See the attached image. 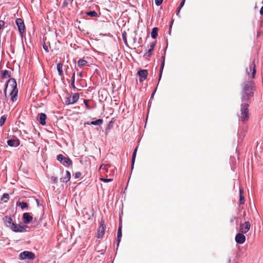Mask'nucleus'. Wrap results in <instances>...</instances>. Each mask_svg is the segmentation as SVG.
<instances>
[{
  "label": "nucleus",
  "mask_w": 263,
  "mask_h": 263,
  "mask_svg": "<svg viewBox=\"0 0 263 263\" xmlns=\"http://www.w3.org/2000/svg\"><path fill=\"white\" fill-rule=\"evenodd\" d=\"M254 84L253 81L245 82L242 86L241 93L242 102L248 101L253 96Z\"/></svg>",
  "instance_id": "1"
},
{
  "label": "nucleus",
  "mask_w": 263,
  "mask_h": 263,
  "mask_svg": "<svg viewBox=\"0 0 263 263\" xmlns=\"http://www.w3.org/2000/svg\"><path fill=\"white\" fill-rule=\"evenodd\" d=\"M16 82L15 79H10L7 83L6 88L5 89V93L6 94L7 91L10 92L11 100L14 102L16 100Z\"/></svg>",
  "instance_id": "2"
},
{
  "label": "nucleus",
  "mask_w": 263,
  "mask_h": 263,
  "mask_svg": "<svg viewBox=\"0 0 263 263\" xmlns=\"http://www.w3.org/2000/svg\"><path fill=\"white\" fill-rule=\"evenodd\" d=\"M248 107V103H242L241 104L240 114L238 115V117L239 120L243 122L248 120L249 118Z\"/></svg>",
  "instance_id": "3"
},
{
  "label": "nucleus",
  "mask_w": 263,
  "mask_h": 263,
  "mask_svg": "<svg viewBox=\"0 0 263 263\" xmlns=\"http://www.w3.org/2000/svg\"><path fill=\"white\" fill-rule=\"evenodd\" d=\"M35 257V254L29 251H24L20 253L19 258L21 260L24 259H34Z\"/></svg>",
  "instance_id": "4"
},
{
  "label": "nucleus",
  "mask_w": 263,
  "mask_h": 263,
  "mask_svg": "<svg viewBox=\"0 0 263 263\" xmlns=\"http://www.w3.org/2000/svg\"><path fill=\"white\" fill-rule=\"evenodd\" d=\"M17 29L20 32V36L23 40L25 35V26L24 21L21 18H17Z\"/></svg>",
  "instance_id": "5"
},
{
  "label": "nucleus",
  "mask_w": 263,
  "mask_h": 263,
  "mask_svg": "<svg viewBox=\"0 0 263 263\" xmlns=\"http://www.w3.org/2000/svg\"><path fill=\"white\" fill-rule=\"evenodd\" d=\"M4 221L7 227H10L13 231L16 232V226L13 222L11 218L6 216L4 218Z\"/></svg>",
  "instance_id": "6"
},
{
  "label": "nucleus",
  "mask_w": 263,
  "mask_h": 263,
  "mask_svg": "<svg viewBox=\"0 0 263 263\" xmlns=\"http://www.w3.org/2000/svg\"><path fill=\"white\" fill-rule=\"evenodd\" d=\"M255 72V65L253 62L250 65L249 67L246 69V73L249 78H254Z\"/></svg>",
  "instance_id": "7"
},
{
  "label": "nucleus",
  "mask_w": 263,
  "mask_h": 263,
  "mask_svg": "<svg viewBox=\"0 0 263 263\" xmlns=\"http://www.w3.org/2000/svg\"><path fill=\"white\" fill-rule=\"evenodd\" d=\"M140 82H143L145 80L148 76V71L145 69H140L137 72Z\"/></svg>",
  "instance_id": "8"
},
{
  "label": "nucleus",
  "mask_w": 263,
  "mask_h": 263,
  "mask_svg": "<svg viewBox=\"0 0 263 263\" xmlns=\"http://www.w3.org/2000/svg\"><path fill=\"white\" fill-rule=\"evenodd\" d=\"M106 229V226L104 223V221L102 220L100 222V226L98 230L97 237L98 238H101L105 233Z\"/></svg>",
  "instance_id": "9"
},
{
  "label": "nucleus",
  "mask_w": 263,
  "mask_h": 263,
  "mask_svg": "<svg viewBox=\"0 0 263 263\" xmlns=\"http://www.w3.org/2000/svg\"><path fill=\"white\" fill-rule=\"evenodd\" d=\"M79 99V95L78 93H74L72 96L67 98L66 100V104H73L77 102Z\"/></svg>",
  "instance_id": "10"
},
{
  "label": "nucleus",
  "mask_w": 263,
  "mask_h": 263,
  "mask_svg": "<svg viewBox=\"0 0 263 263\" xmlns=\"http://www.w3.org/2000/svg\"><path fill=\"white\" fill-rule=\"evenodd\" d=\"M250 229V223L249 221H246L240 226V231L242 233H246Z\"/></svg>",
  "instance_id": "11"
},
{
  "label": "nucleus",
  "mask_w": 263,
  "mask_h": 263,
  "mask_svg": "<svg viewBox=\"0 0 263 263\" xmlns=\"http://www.w3.org/2000/svg\"><path fill=\"white\" fill-rule=\"evenodd\" d=\"M235 241L237 243L242 244L246 241V237L242 233H239L235 236Z\"/></svg>",
  "instance_id": "12"
},
{
  "label": "nucleus",
  "mask_w": 263,
  "mask_h": 263,
  "mask_svg": "<svg viewBox=\"0 0 263 263\" xmlns=\"http://www.w3.org/2000/svg\"><path fill=\"white\" fill-rule=\"evenodd\" d=\"M23 218L24 223H28L33 219L32 216H31L29 213H24Z\"/></svg>",
  "instance_id": "13"
},
{
  "label": "nucleus",
  "mask_w": 263,
  "mask_h": 263,
  "mask_svg": "<svg viewBox=\"0 0 263 263\" xmlns=\"http://www.w3.org/2000/svg\"><path fill=\"white\" fill-rule=\"evenodd\" d=\"M47 118V116L44 113H41L39 114L38 116V120L41 124L44 125L46 124V119Z\"/></svg>",
  "instance_id": "14"
},
{
  "label": "nucleus",
  "mask_w": 263,
  "mask_h": 263,
  "mask_svg": "<svg viewBox=\"0 0 263 263\" xmlns=\"http://www.w3.org/2000/svg\"><path fill=\"white\" fill-rule=\"evenodd\" d=\"M70 178L71 175L70 172L68 171H66L65 176L63 178H61V180L63 182L66 183L70 180Z\"/></svg>",
  "instance_id": "15"
},
{
  "label": "nucleus",
  "mask_w": 263,
  "mask_h": 263,
  "mask_svg": "<svg viewBox=\"0 0 263 263\" xmlns=\"http://www.w3.org/2000/svg\"><path fill=\"white\" fill-rule=\"evenodd\" d=\"M29 231V227L25 225L17 224V232H24Z\"/></svg>",
  "instance_id": "16"
},
{
  "label": "nucleus",
  "mask_w": 263,
  "mask_h": 263,
  "mask_svg": "<svg viewBox=\"0 0 263 263\" xmlns=\"http://www.w3.org/2000/svg\"><path fill=\"white\" fill-rule=\"evenodd\" d=\"M103 122V120L102 119H99L96 121H93L90 122H87L85 123V124H87L88 125H99L102 124Z\"/></svg>",
  "instance_id": "17"
},
{
  "label": "nucleus",
  "mask_w": 263,
  "mask_h": 263,
  "mask_svg": "<svg viewBox=\"0 0 263 263\" xmlns=\"http://www.w3.org/2000/svg\"><path fill=\"white\" fill-rule=\"evenodd\" d=\"M62 163L66 166H69L72 165V162L68 157H65Z\"/></svg>",
  "instance_id": "18"
},
{
  "label": "nucleus",
  "mask_w": 263,
  "mask_h": 263,
  "mask_svg": "<svg viewBox=\"0 0 263 263\" xmlns=\"http://www.w3.org/2000/svg\"><path fill=\"white\" fill-rule=\"evenodd\" d=\"M121 226H119L117 232V240H118V243L117 245L119 246V243L121 241V239L122 237V231H121Z\"/></svg>",
  "instance_id": "19"
},
{
  "label": "nucleus",
  "mask_w": 263,
  "mask_h": 263,
  "mask_svg": "<svg viewBox=\"0 0 263 263\" xmlns=\"http://www.w3.org/2000/svg\"><path fill=\"white\" fill-rule=\"evenodd\" d=\"M11 76V71L9 70H4L2 73V79H7L10 78Z\"/></svg>",
  "instance_id": "20"
},
{
  "label": "nucleus",
  "mask_w": 263,
  "mask_h": 263,
  "mask_svg": "<svg viewBox=\"0 0 263 263\" xmlns=\"http://www.w3.org/2000/svg\"><path fill=\"white\" fill-rule=\"evenodd\" d=\"M16 142L15 136L13 135L11 139L7 141V144L10 146H14Z\"/></svg>",
  "instance_id": "21"
},
{
  "label": "nucleus",
  "mask_w": 263,
  "mask_h": 263,
  "mask_svg": "<svg viewBox=\"0 0 263 263\" xmlns=\"http://www.w3.org/2000/svg\"><path fill=\"white\" fill-rule=\"evenodd\" d=\"M137 149H138V147H136L135 148V149H134V151L133 152V153L132 160V169L134 167V164L135 159H136V153H137Z\"/></svg>",
  "instance_id": "22"
},
{
  "label": "nucleus",
  "mask_w": 263,
  "mask_h": 263,
  "mask_svg": "<svg viewBox=\"0 0 263 263\" xmlns=\"http://www.w3.org/2000/svg\"><path fill=\"white\" fill-rule=\"evenodd\" d=\"M57 70L58 71V73H59V74L60 76H62L63 74V65L62 63H59L57 64Z\"/></svg>",
  "instance_id": "23"
},
{
  "label": "nucleus",
  "mask_w": 263,
  "mask_h": 263,
  "mask_svg": "<svg viewBox=\"0 0 263 263\" xmlns=\"http://www.w3.org/2000/svg\"><path fill=\"white\" fill-rule=\"evenodd\" d=\"M158 28L156 27L154 28L151 32V36L153 39H156L158 35Z\"/></svg>",
  "instance_id": "24"
},
{
  "label": "nucleus",
  "mask_w": 263,
  "mask_h": 263,
  "mask_svg": "<svg viewBox=\"0 0 263 263\" xmlns=\"http://www.w3.org/2000/svg\"><path fill=\"white\" fill-rule=\"evenodd\" d=\"M164 62H165V58H164V57H162V63H161V67H160V74H159V81H160V79L161 78V76H162V71H163V69L164 66Z\"/></svg>",
  "instance_id": "25"
},
{
  "label": "nucleus",
  "mask_w": 263,
  "mask_h": 263,
  "mask_svg": "<svg viewBox=\"0 0 263 263\" xmlns=\"http://www.w3.org/2000/svg\"><path fill=\"white\" fill-rule=\"evenodd\" d=\"M9 199V195L7 193H5L1 198V200L4 201V202H7V200Z\"/></svg>",
  "instance_id": "26"
},
{
  "label": "nucleus",
  "mask_w": 263,
  "mask_h": 263,
  "mask_svg": "<svg viewBox=\"0 0 263 263\" xmlns=\"http://www.w3.org/2000/svg\"><path fill=\"white\" fill-rule=\"evenodd\" d=\"M87 63V62L86 60L81 59L78 61V65L79 67H82V66L85 65Z\"/></svg>",
  "instance_id": "27"
},
{
  "label": "nucleus",
  "mask_w": 263,
  "mask_h": 263,
  "mask_svg": "<svg viewBox=\"0 0 263 263\" xmlns=\"http://www.w3.org/2000/svg\"><path fill=\"white\" fill-rule=\"evenodd\" d=\"M185 0H183L181 3L180 4V5L178 7V8H177V10H176V14L177 15H179V13L180 12V11L181 10V9L182 8V7L184 6V3H185Z\"/></svg>",
  "instance_id": "28"
},
{
  "label": "nucleus",
  "mask_w": 263,
  "mask_h": 263,
  "mask_svg": "<svg viewBox=\"0 0 263 263\" xmlns=\"http://www.w3.org/2000/svg\"><path fill=\"white\" fill-rule=\"evenodd\" d=\"M153 51V49H151L149 48L144 53V56L146 58L149 57L152 54V51Z\"/></svg>",
  "instance_id": "29"
},
{
  "label": "nucleus",
  "mask_w": 263,
  "mask_h": 263,
  "mask_svg": "<svg viewBox=\"0 0 263 263\" xmlns=\"http://www.w3.org/2000/svg\"><path fill=\"white\" fill-rule=\"evenodd\" d=\"M19 205L21 207L22 209L27 208L28 204L26 202H19L17 203V206Z\"/></svg>",
  "instance_id": "30"
},
{
  "label": "nucleus",
  "mask_w": 263,
  "mask_h": 263,
  "mask_svg": "<svg viewBox=\"0 0 263 263\" xmlns=\"http://www.w3.org/2000/svg\"><path fill=\"white\" fill-rule=\"evenodd\" d=\"M87 15L88 16H92V17H96L98 15V14L96 11H91L88 12L87 13Z\"/></svg>",
  "instance_id": "31"
},
{
  "label": "nucleus",
  "mask_w": 263,
  "mask_h": 263,
  "mask_svg": "<svg viewBox=\"0 0 263 263\" xmlns=\"http://www.w3.org/2000/svg\"><path fill=\"white\" fill-rule=\"evenodd\" d=\"M6 117L5 116H3L1 117V119H0V126H3L5 121H6Z\"/></svg>",
  "instance_id": "32"
},
{
  "label": "nucleus",
  "mask_w": 263,
  "mask_h": 263,
  "mask_svg": "<svg viewBox=\"0 0 263 263\" xmlns=\"http://www.w3.org/2000/svg\"><path fill=\"white\" fill-rule=\"evenodd\" d=\"M64 157H65L63 155H62V154H60L57 156V160L62 163Z\"/></svg>",
  "instance_id": "33"
},
{
  "label": "nucleus",
  "mask_w": 263,
  "mask_h": 263,
  "mask_svg": "<svg viewBox=\"0 0 263 263\" xmlns=\"http://www.w3.org/2000/svg\"><path fill=\"white\" fill-rule=\"evenodd\" d=\"M100 180L104 182H108L112 181V179H106L104 178H101Z\"/></svg>",
  "instance_id": "34"
},
{
  "label": "nucleus",
  "mask_w": 263,
  "mask_h": 263,
  "mask_svg": "<svg viewBox=\"0 0 263 263\" xmlns=\"http://www.w3.org/2000/svg\"><path fill=\"white\" fill-rule=\"evenodd\" d=\"M155 45H156V41L155 42H152V43H151L148 47L149 48L151 49H153L154 50V48L155 46Z\"/></svg>",
  "instance_id": "35"
},
{
  "label": "nucleus",
  "mask_w": 263,
  "mask_h": 263,
  "mask_svg": "<svg viewBox=\"0 0 263 263\" xmlns=\"http://www.w3.org/2000/svg\"><path fill=\"white\" fill-rule=\"evenodd\" d=\"M163 0H155L156 5L159 6L162 3Z\"/></svg>",
  "instance_id": "36"
},
{
  "label": "nucleus",
  "mask_w": 263,
  "mask_h": 263,
  "mask_svg": "<svg viewBox=\"0 0 263 263\" xmlns=\"http://www.w3.org/2000/svg\"><path fill=\"white\" fill-rule=\"evenodd\" d=\"M239 202L240 204L244 203V197L243 195L239 196Z\"/></svg>",
  "instance_id": "37"
},
{
  "label": "nucleus",
  "mask_w": 263,
  "mask_h": 263,
  "mask_svg": "<svg viewBox=\"0 0 263 263\" xmlns=\"http://www.w3.org/2000/svg\"><path fill=\"white\" fill-rule=\"evenodd\" d=\"M81 175H82L81 173L80 172H78L75 174L74 177L76 178H79L81 176Z\"/></svg>",
  "instance_id": "38"
},
{
  "label": "nucleus",
  "mask_w": 263,
  "mask_h": 263,
  "mask_svg": "<svg viewBox=\"0 0 263 263\" xmlns=\"http://www.w3.org/2000/svg\"><path fill=\"white\" fill-rule=\"evenodd\" d=\"M84 103L86 108H88V109H90V107H89V105L88 104V101L86 100H84Z\"/></svg>",
  "instance_id": "39"
},
{
  "label": "nucleus",
  "mask_w": 263,
  "mask_h": 263,
  "mask_svg": "<svg viewBox=\"0 0 263 263\" xmlns=\"http://www.w3.org/2000/svg\"><path fill=\"white\" fill-rule=\"evenodd\" d=\"M43 48L47 52H49L48 46L46 45L45 44L43 45Z\"/></svg>",
  "instance_id": "40"
},
{
  "label": "nucleus",
  "mask_w": 263,
  "mask_h": 263,
  "mask_svg": "<svg viewBox=\"0 0 263 263\" xmlns=\"http://www.w3.org/2000/svg\"><path fill=\"white\" fill-rule=\"evenodd\" d=\"M75 82V73L74 72L72 74V78H71V82Z\"/></svg>",
  "instance_id": "41"
},
{
  "label": "nucleus",
  "mask_w": 263,
  "mask_h": 263,
  "mask_svg": "<svg viewBox=\"0 0 263 263\" xmlns=\"http://www.w3.org/2000/svg\"><path fill=\"white\" fill-rule=\"evenodd\" d=\"M243 193V190L241 188H239V196L242 195Z\"/></svg>",
  "instance_id": "42"
},
{
  "label": "nucleus",
  "mask_w": 263,
  "mask_h": 263,
  "mask_svg": "<svg viewBox=\"0 0 263 263\" xmlns=\"http://www.w3.org/2000/svg\"><path fill=\"white\" fill-rule=\"evenodd\" d=\"M52 180L53 181L54 183H57V178L56 177H52Z\"/></svg>",
  "instance_id": "43"
},
{
  "label": "nucleus",
  "mask_w": 263,
  "mask_h": 263,
  "mask_svg": "<svg viewBox=\"0 0 263 263\" xmlns=\"http://www.w3.org/2000/svg\"><path fill=\"white\" fill-rule=\"evenodd\" d=\"M260 14L261 15H263V6L261 7L260 9Z\"/></svg>",
  "instance_id": "44"
},
{
  "label": "nucleus",
  "mask_w": 263,
  "mask_h": 263,
  "mask_svg": "<svg viewBox=\"0 0 263 263\" xmlns=\"http://www.w3.org/2000/svg\"><path fill=\"white\" fill-rule=\"evenodd\" d=\"M71 86L73 88H75L74 82H71Z\"/></svg>",
  "instance_id": "45"
},
{
  "label": "nucleus",
  "mask_w": 263,
  "mask_h": 263,
  "mask_svg": "<svg viewBox=\"0 0 263 263\" xmlns=\"http://www.w3.org/2000/svg\"><path fill=\"white\" fill-rule=\"evenodd\" d=\"M105 166H104L103 167V166L102 165V166L100 167V169L101 170H105Z\"/></svg>",
  "instance_id": "46"
},
{
  "label": "nucleus",
  "mask_w": 263,
  "mask_h": 263,
  "mask_svg": "<svg viewBox=\"0 0 263 263\" xmlns=\"http://www.w3.org/2000/svg\"><path fill=\"white\" fill-rule=\"evenodd\" d=\"M78 76L80 77H82V73L81 72H80L79 73H78Z\"/></svg>",
  "instance_id": "47"
},
{
  "label": "nucleus",
  "mask_w": 263,
  "mask_h": 263,
  "mask_svg": "<svg viewBox=\"0 0 263 263\" xmlns=\"http://www.w3.org/2000/svg\"><path fill=\"white\" fill-rule=\"evenodd\" d=\"M19 144H20V142H19L18 140H17V146H18Z\"/></svg>",
  "instance_id": "48"
},
{
  "label": "nucleus",
  "mask_w": 263,
  "mask_h": 263,
  "mask_svg": "<svg viewBox=\"0 0 263 263\" xmlns=\"http://www.w3.org/2000/svg\"><path fill=\"white\" fill-rule=\"evenodd\" d=\"M125 43L126 42V40L125 39H124Z\"/></svg>",
  "instance_id": "49"
},
{
  "label": "nucleus",
  "mask_w": 263,
  "mask_h": 263,
  "mask_svg": "<svg viewBox=\"0 0 263 263\" xmlns=\"http://www.w3.org/2000/svg\"><path fill=\"white\" fill-rule=\"evenodd\" d=\"M261 3L263 4V0H262V1Z\"/></svg>",
  "instance_id": "50"
}]
</instances>
